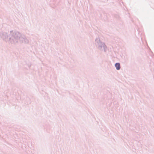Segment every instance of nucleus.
<instances>
[{"mask_svg":"<svg viewBox=\"0 0 154 154\" xmlns=\"http://www.w3.org/2000/svg\"><path fill=\"white\" fill-rule=\"evenodd\" d=\"M115 67L117 70H119L120 68V64L119 63H117L115 65Z\"/></svg>","mask_w":154,"mask_h":154,"instance_id":"obj_1","label":"nucleus"}]
</instances>
